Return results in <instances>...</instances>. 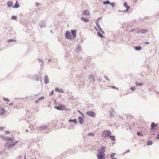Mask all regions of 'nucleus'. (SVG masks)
Instances as JSON below:
<instances>
[{"label":"nucleus","instance_id":"72a5a7b5","mask_svg":"<svg viewBox=\"0 0 159 159\" xmlns=\"http://www.w3.org/2000/svg\"><path fill=\"white\" fill-rule=\"evenodd\" d=\"M156 138L159 139V134L157 135Z\"/></svg>","mask_w":159,"mask_h":159},{"label":"nucleus","instance_id":"ea45409f","mask_svg":"<svg viewBox=\"0 0 159 159\" xmlns=\"http://www.w3.org/2000/svg\"><path fill=\"white\" fill-rule=\"evenodd\" d=\"M112 88H115L114 87H112Z\"/></svg>","mask_w":159,"mask_h":159},{"label":"nucleus","instance_id":"6ab92c4d","mask_svg":"<svg viewBox=\"0 0 159 159\" xmlns=\"http://www.w3.org/2000/svg\"><path fill=\"white\" fill-rule=\"evenodd\" d=\"M116 153H113L111 155H110L111 158L112 159H116V158L114 157V156L115 155H116Z\"/></svg>","mask_w":159,"mask_h":159},{"label":"nucleus","instance_id":"9d476101","mask_svg":"<svg viewBox=\"0 0 159 159\" xmlns=\"http://www.w3.org/2000/svg\"><path fill=\"white\" fill-rule=\"evenodd\" d=\"M81 19L84 22H87L89 21V19L88 18L81 17Z\"/></svg>","mask_w":159,"mask_h":159},{"label":"nucleus","instance_id":"0eeeda50","mask_svg":"<svg viewBox=\"0 0 159 159\" xmlns=\"http://www.w3.org/2000/svg\"><path fill=\"white\" fill-rule=\"evenodd\" d=\"M157 126V124H155L154 122H152L151 124V129H153L154 128Z\"/></svg>","mask_w":159,"mask_h":159},{"label":"nucleus","instance_id":"4be33fe9","mask_svg":"<svg viewBox=\"0 0 159 159\" xmlns=\"http://www.w3.org/2000/svg\"><path fill=\"white\" fill-rule=\"evenodd\" d=\"M97 34L99 36L101 37H102L103 36V35L99 32H98L97 33Z\"/></svg>","mask_w":159,"mask_h":159},{"label":"nucleus","instance_id":"9b49d317","mask_svg":"<svg viewBox=\"0 0 159 159\" xmlns=\"http://www.w3.org/2000/svg\"><path fill=\"white\" fill-rule=\"evenodd\" d=\"M44 82L45 84H47L48 83V78L47 76H45L44 77Z\"/></svg>","mask_w":159,"mask_h":159},{"label":"nucleus","instance_id":"473e14b6","mask_svg":"<svg viewBox=\"0 0 159 159\" xmlns=\"http://www.w3.org/2000/svg\"><path fill=\"white\" fill-rule=\"evenodd\" d=\"M134 89H135V88L134 87H131V89L132 90V91H133L134 90Z\"/></svg>","mask_w":159,"mask_h":159},{"label":"nucleus","instance_id":"39448f33","mask_svg":"<svg viewBox=\"0 0 159 159\" xmlns=\"http://www.w3.org/2000/svg\"><path fill=\"white\" fill-rule=\"evenodd\" d=\"M87 114L91 117H94L95 116V113L94 112L92 111H88L87 113Z\"/></svg>","mask_w":159,"mask_h":159},{"label":"nucleus","instance_id":"aec40b11","mask_svg":"<svg viewBox=\"0 0 159 159\" xmlns=\"http://www.w3.org/2000/svg\"><path fill=\"white\" fill-rule=\"evenodd\" d=\"M105 133L107 134L108 136L110 135L111 134V132L109 131H106L105 132Z\"/></svg>","mask_w":159,"mask_h":159},{"label":"nucleus","instance_id":"f257e3e1","mask_svg":"<svg viewBox=\"0 0 159 159\" xmlns=\"http://www.w3.org/2000/svg\"><path fill=\"white\" fill-rule=\"evenodd\" d=\"M71 31L72 35H71V34L68 31H67L65 34V36L66 38L71 39L73 38H74L76 37V30H71Z\"/></svg>","mask_w":159,"mask_h":159},{"label":"nucleus","instance_id":"2eb2a0df","mask_svg":"<svg viewBox=\"0 0 159 159\" xmlns=\"http://www.w3.org/2000/svg\"><path fill=\"white\" fill-rule=\"evenodd\" d=\"M7 5L8 7H11L13 5V3L11 1H9L7 2Z\"/></svg>","mask_w":159,"mask_h":159},{"label":"nucleus","instance_id":"c85d7f7f","mask_svg":"<svg viewBox=\"0 0 159 159\" xmlns=\"http://www.w3.org/2000/svg\"><path fill=\"white\" fill-rule=\"evenodd\" d=\"M44 98V97H41L39 99H38V100H39V101H41V100H42Z\"/></svg>","mask_w":159,"mask_h":159},{"label":"nucleus","instance_id":"20e7f679","mask_svg":"<svg viewBox=\"0 0 159 159\" xmlns=\"http://www.w3.org/2000/svg\"><path fill=\"white\" fill-rule=\"evenodd\" d=\"M55 108L57 110H63V109L64 108L63 106L62 105H59V106H56L55 107Z\"/></svg>","mask_w":159,"mask_h":159},{"label":"nucleus","instance_id":"a878e982","mask_svg":"<svg viewBox=\"0 0 159 159\" xmlns=\"http://www.w3.org/2000/svg\"><path fill=\"white\" fill-rule=\"evenodd\" d=\"M3 99L4 101H6V102H9V100L7 98H3Z\"/></svg>","mask_w":159,"mask_h":159},{"label":"nucleus","instance_id":"7c9ffc66","mask_svg":"<svg viewBox=\"0 0 159 159\" xmlns=\"http://www.w3.org/2000/svg\"><path fill=\"white\" fill-rule=\"evenodd\" d=\"M88 135L94 136V134L93 133H90L88 134Z\"/></svg>","mask_w":159,"mask_h":159},{"label":"nucleus","instance_id":"cd10ccee","mask_svg":"<svg viewBox=\"0 0 159 159\" xmlns=\"http://www.w3.org/2000/svg\"><path fill=\"white\" fill-rule=\"evenodd\" d=\"M137 134L138 136H143V134H141L139 132H137Z\"/></svg>","mask_w":159,"mask_h":159},{"label":"nucleus","instance_id":"b1692460","mask_svg":"<svg viewBox=\"0 0 159 159\" xmlns=\"http://www.w3.org/2000/svg\"><path fill=\"white\" fill-rule=\"evenodd\" d=\"M135 49L137 50H139L141 49V48L140 47H135Z\"/></svg>","mask_w":159,"mask_h":159},{"label":"nucleus","instance_id":"6e6552de","mask_svg":"<svg viewBox=\"0 0 159 159\" xmlns=\"http://www.w3.org/2000/svg\"><path fill=\"white\" fill-rule=\"evenodd\" d=\"M5 112V110L3 108H1L0 109V115H4Z\"/></svg>","mask_w":159,"mask_h":159},{"label":"nucleus","instance_id":"ddd939ff","mask_svg":"<svg viewBox=\"0 0 159 159\" xmlns=\"http://www.w3.org/2000/svg\"><path fill=\"white\" fill-rule=\"evenodd\" d=\"M55 91L58 92L59 93H63V90L61 89L57 88H56L55 89Z\"/></svg>","mask_w":159,"mask_h":159},{"label":"nucleus","instance_id":"f3484780","mask_svg":"<svg viewBox=\"0 0 159 159\" xmlns=\"http://www.w3.org/2000/svg\"><path fill=\"white\" fill-rule=\"evenodd\" d=\"M103 3L104 5L109 4H111V2L109 1L103 2Z\"/></svg>","mask_w":159,"mask_h":159},{"label":"nucleus","instance_id":"4468645a","mask_svg":"<svg viewBox=\"0 0 159 159\" xmlns=\"http://www.w3.org/2000/svg\"><path fill=\"white\" fill-rule=\"evenodd\" d=\"M79 121L81 124H83L84 121L83 119L81 117H79Z\"/></svg>","mask_w":159,"mask_h":159},{"label":"nucleus","instance_id":"f8f14e48","mask_svg":"<svg viewBox=\"0 0 159 159\" xmlns=\"http://www.w3.org/2000/svg\"><path fill=\"white\" fill-rule=\"evenodd\" d=\"M7 140L8 141V142H12L14 140V138H8L7 139Z\"/></svg>","mask_w":159,"mask_h":159},{"label":"nucleus","instance_id":"393cba45","mask_svg":"<svg viewBox=\"0 0 159 159\" xmlns=\"http://www.w3.org/2000/svg\"><path fill=\"white\" fill-rule=\"evenodd\" d=\"M136 84L137 86H140L142 85L143 83H139L138 82H136Z\"/></svg>","mask_w":159,"mask_h":159},{"label":"nucleus","instance_id":"5701e85b","mask_svg":"<svg viewBox=\"0 0 159 159\" xmlns=\"http://www.w3.org/2000/svg\"><path fill=\"white\" fill-rule=\"evenodd\" d=\"M152 144V142L151 141H148L147 142L148 145H151Z\"/></svg>","mask_w":159,"mask_h":159},{"label":"nucleus","instance_id":"c756f323","mask_svg":"<svg viewBox=\"0 0 159 159\" xmlns=\"http://www.w3.org/2000/svg\"><path fill=\"white\" fill-rule=\"evenodd\" d=\"M54 93L53 90H52L50 93V95H52Z\"/></svg>","mask_w":159,"mask_h":159},{"label":"nucleus","instance_id":"e433bc0d","mask_svg":"<svg viewBox=\"0 0 159 159\" xmlns=\"http://www.w3.org/2000/svg\"><path fill=\"white\" fill-rule=\"evenodd\" d=\"M3 129V128L2 127L0 128V130H2Z\"/></svg>","mask_w":159,"mask_h":159},{"label":"nucleus","instance_id":"7ed1b4c3","mask_svg":"<svg viewBox=\"0 0 159 159\" xmlns=\"http://www.w3.org/2000/svg\"><path fill=\"white\" fill-rule=\"evenodd\" d=\"M18 143V141H16L15 142H13L12 143L9 144L7 145V147L8 148H11L12 147H13L15 146L16 144L17 143Z\"/></svg>","mask_w":159,"mask_h":159},{"label":"nucleus","instance_id":"a211bd4d","mask_svg":"<svg viewBox=\"0 0 159 159\" xmlns=\"http://www.w3.org/2000/svg\"><path fill=\"white\" fill-rule=\"evenodd\" d=\"M19 6L18 3V1H16L14 7L17 8H18L19 7Z\"/></svg>","mask_w":159,"mask_h":159},{"label":"nucleus","instance_id":"423d86ee","mask_svg":"<svg viewBox=\"0 0 159 159\" xmlns=\"http://www.w3.org/2000/svg\"><path fill=\"white\" fill-rule=\"evenodd\" d=\"M124 6L126 8V11H128L129 8V6L127 4V2H124Z\"/></svg>","mask_w":159,"mask_h":159},{"label":"nucleus","instance_id":"58836bf2","mask_svg":"<svg viewBox=\"0 0 159 159\" xmlns=\"http://www.w3.org/2000/svg\"><path fill=\"white\" fill-rule=\"evenodd\" d=\"M145 43L146 44H149V42H145Z\"/></svg>","mask_w":159,"mask_h":159},{"label":"nucleus","instance_id":"f704fd0d","mask_svg":"<svg viewBox=\"0 0 159 159\" xmlns=\"http://www.w3.org/2000/svg\"><path fill=\"white\" fill-rule=\"evenodd\" d=\"M112 6V7H114L115 5V4L114 3H112L110 4Z\"/></svg>","mask_w":159,"mask_h":159},{"label":"nucleus","instance_id":"4c0bfd02","mask_svg":"<svg viewBox=\"0 0 159 159\" xmlns=\"http://www.w3.org/2000/svg\"><path fill=\"white\" fill-rule=\"evenodd\" d=\"M39 100H38V99L37 100H36V101H35V102L36 103H38V101H39Z\"/></svg>","mask_w":159,"mask_h":159},{"label":"nucleus","instance_id":"412c9836","mask_svg":"<svg viewBox=\"0 0 159 159\" xmlns=\"http://www.w3.org/2000/svg\"><path fill=\"white\" fill-rule=\"evenodd\" d=\"M110 138L111 139L113 140L114 141L115 140V137L114 136H110Z\"/></svg>","mask_w":159,"mask_h":159},{"label":"nucleus","instance_id":"dca6fc26","mask_svg":"<svg viewBox=\"0 0 159 159\" xmlns=\"http://www.w3.org/2000/svg\"><path fill=\"white\" fill-rule=\"evenodd\" d=\"M69 121L70 122H74L75 124H77V120L76 119H74V120L70 119L69 120Z\"/></svg>","mask_w":159,"mask_h":159},{"label":"nucleus","instance_id":"1a4fd4ad","mask_svg":"<svg viewBox=\"0 0 159 159\" xmlns=\"http://www.w3.org/2000/svg\"><path fill=\"white\" fill-rule=\"evenodd\" d=\"M83 14L85 16H89V11L87 10H84L83 12Z\"/></svg>","mask_w":159,"mask_h":159},{"label":"nucleus","instance_id":"2f4dec72","mask_svg":"<svg viewBox=\"0 0 159 159\" xmlns=\"http://www.w3.org/2000/svg\"><path fill=\"white\" fill-rule=\"evenodd\" d=\"M5 132L6 134H10V132L9 131H5Z\"/></svg>","mask_w":159,"mask_h":159},{"label":"nucleus","instance_id":"c9c22d12","mask_svg":"<svg viewBox=\"0 0 159 159\" xmlns=\"http://www.w3.org/2000/svg\"><path fill=\"white\" fill-rule=\"evenodd\" d=\"M12 105H13V103H10L9 104V106H12Z\"/></svg>","mask_w":159,"mask_h":159},{"label":"nucleus","instance_id":"f03ea898","mask_svg":"<svg viewBox=\"0 0 159 159\" xmlns=\"http://www.w3.org/2000/svg\"><path fill=\"white\" fill-rule=\"evenodd\" d=\"M106 148V147H102L101 150L99 151L97 155L98 159H105V154L104 152L105 151V148Z\"/></svg>","mask_w":159,"mask_h":159},{"label":"nucleus","instance_id":"bb28decb","mask_svg":"<svg viewBox=\"0 0 159 159\" xmlns=\"http://www.w3.org/2000/svg\"><path fill=\"white\" fill-rule=\"evenodd\" d=\"M12 19L15 20L16 19V17L15 16H12L11 17Z\"/></svg>","mask_w":159,"mask_h":159}]
</instances>
